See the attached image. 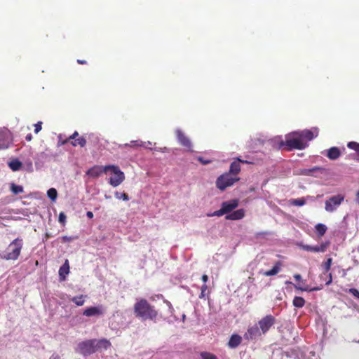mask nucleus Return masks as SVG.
Masks as SVG:
<instances>
[{
    "mask_svg": "<svg viewBox=\"0 0 359 359\" xmlns=\"http://www.w3.org/2000/svg\"><path fill=\"white\" fill-rule=\"evenodd\" d=\"M72 240V238L71 237H68L66 236L62 237V243L70 242Z\"/></svg>",
    "mask_w": 359,
    "mask_h": 359,
    "instance_id": "45",
    "label": "nucleus"
},
{
    "mask_svg": "<svg viewBox=\"0 0 359 359\" xmlns=\"http://www.w3.org/2000/svg\"><path fill=\"white\" fill-rule=\"evenodd\" d=\"M72 300L77 306H82L84 303V296L80 295L79 297H74Z\"/></svg>",
    "mask_w": 359,
    "mask_h": 359,
    "instance_id": "32",
    "label": "nucleus"
},
{
    "mask_svg": "<svg viewBox=\"0 0 359 359\" xmlns=\"http://www.w3.org/2000/svg\"><path fill=\"white\" fill-rule=\"evenodd\" d=\"M294 279L295 283H292L291 282H290L289 283L293 285L296 290H300L302 292L308 290L306 281L302 279V277L300 274L294 275Z\"/></svg>",
    "mask_w": 359,
    "mask_h": 359,
    "instance_id": "13",
    "label": "nucleus"
},
{
    "mask_svg": "<svg viewBox=\"0 0 359 359\" xmlns=\"http://www.w3.org/2000/svg\"><path fill=\"white\" fill-rule=\"evenodd\" d=\"M115 197L117 198V199H123V201H128L129 200V197H128V195L126 193H119V192H116L115 193Z\"/></svg>",
    "mask_w": 359,
    "mask_h": 359,
    "instance_id": "34",
    "label": "nucleus"
},
{
    "mask_svg": "<svg viewBox=\"0 0 359 359\" xmlns=\"http://www.w3.org/2000/svg\"><path fill=\"white\" fill-rule=\"evenodd\" d=\"M240 163H248V161L241 160V158H238L236 161H233L231 163L229 170L227 172L228 173H231L233 176H237L238 174L241 171V165Z\"/></svg>",
    "mask_w": 359,
    "mask_h": 359,
    "instance_id": "15",
    "label": "nucleus"
},
{
    "mask_svg": "<svg viewBox=\"0 0 359 359\" xmlns=\"http://www.w3.org/2000/svg\"><path fill=\"white\" fill-rule=\"evenodd\" d=\"M66 219H67V217H66L65 214L63 212H61L59 214V217H58V221L60 222V223L65 224L66 222Z\"/></svg>",
    "mask_w": 359,
    "mask_h": 359,
    "instance_id": "39",
    "label": "nucleus"
},
{
    "mask_svg": "<svg viewBox=\"0 0 359 359\" xmlns=\"http://www.w3.org/2000/svg\"><path fill=\"white\" fill-rule=\"evenodd\" d=\"M201 356L203 359H217L216 355L208 352H201Z\"/></svg>",
    "mask_w": 359,
    "mask_h": 359,
    "instance_id": "33",
    "label": "nucleus"
},
{
    "mask_svg": "<svg viewBox=\"0 0 359 359\" xmlns=\"http://www.w3.org/2000/svg\"><path fill=\"white\" fill-rule=\"evenodd\" d=\"M274 323L275 318L271 315L266 316L258 322L262 334L266 333Z\"/></svg>",
    "mask_w": 359,
    "mask_h": 359,
    "instance_id": "8",
    "label": "nucleus"
},
{
    "mask_svg": "<svg viewBox=\"0 0 359 359\" xmlns=\"http://www.w3.org/2000/svg\"><path fill=\"white\" fill-rule=\"evenodd\" d=\"M126 147H143L144 143L142 142L135 140L131 141L130 143H126L124 145Z\"/></svg>",
    "mask_w": 359,
    "mask_h": 359,
    "instance_id": "31",
    "label": "nucleus"
},
{
    "mask_svg": "<svg viewBox=\"0 0 359 359\" xmlns=\"http://www.w3.org/2000/svg\"><path fill=\"white\" fill-rule=\"evenodd\" d=\"M109 170L111 171L114 175L109 180V184L112 187H116L124 181L125 175L117 165H109Z\"/></svg>",
    "mask_w": 359,
    "mask_h": 359,
    "instance_id": "6",
    "label": "nucleus"
},
{
    "mask_svg": "<svg viewBox=\"0 0 359 359\" xmlns=\"http://www.w3.org/2000/svg\"><path fill=\"white\" fill-rule=\"evenodd\" d=\"M105 198H111V196H108L105 195Z\"/></svg>",
    "mask_w": 359,
    "mask_h": 359,
    "instance_id": "55",
    "label": "nucleus"
},
{
    "mask_svg": "<svg viewBox=\"0 0 359 359\" xmlns=\"http://www.w3.org/2000/svg\"><path fill=\"white\" fill-rule=\"evenodd\" d=\"M86 216L89 218V219H92L93 217V213L91 212V211H88L86 212Z\"/></svg>",
    "mask_w": 359,
    "mask_h": 359,
    "instance_id": "47",
    "label": "nucleus"
},
{
    "mask_svg": "<svg viewBox=\"0 0 359 359\" xmlns=\"http://www.w3.org/2000/svg\"><path fill=\"white\" fill-rule=\"evenodd\" d=\"M313 290H314V289H312V290H310L309 292H312Z\"/></svg>",
    "mask_w": 359,
    "mask_h": 359,
    "instance_id": "56",
    "label": "nucleus"
},
{
    "mask_svg": "<svg viewBox=\"0 0 359 359\" xmlns=\"http://www.w3.org/2000/svg\"><path fill=\"white\" fill-rule=\"evenodd\" d=\"M245 211L243 209H239L226 215L225 218L229 220H238L243 218Z\"/></svg>",
    "mask_w": 359,
    "mask_h": 359,
    "instance_id": "21",
    "label": "nucleus"
},
{
    "mask_svg": "<svg viewBox=\"0 0 359 359\" xmlns=\"http://www.w3.org/2000/svg\"><path fill=\"white\" fill-rule=\"evenodd\" d=\"M321 169L319 167H314L311 169H304L302 171V173L306 175H311L313 171L318 170Z\"/></svg>",
    "mask_w": 359,
    "mask_h": 359,
    "instance_id": "36",
    "label": "nucleus"
},
{
    "mask_svg": "<svg viewBox=\"0 0 359 359\" xmlns=\"http://www.w3.org/2000/svg\"><path fill=\"white\" fill-rule=\"evenodd\" d=\"M224 210L226 214L231 212L233 210L236 208L238 206V200L233 199L229 201H224L222 203L221 205Z\"/></svg>",
    "mask_w": 359,
    "mask_h": 359,
    "instance_id": "17",
    "label": "nucleus"
},
{
    "mask_svg": "<svg viewBox=\"0 0 359 359\" xmlns=\"http://www.w3.org/2000/svg\"><path fill=\"white\" fill-rule=\"evenodd\" d=\"M315 229L316 231L318 236L319 237H322L326 233L327 228L325 224L319 223L315 226Z\"/></svg>",
    "mask_w": 359,
    "mask_h": 359,
    "instance_id": "24",
    "label": "nucleus"
},
{
    "mask_svg": "<svg viewBox=\"0 0 359 359\" xmlns=\"http://www.w3.org/2000/svg\"><path fill=\"white\" fill-rule=\"evenodd\" d=\"M77 62L80 65H86L87 63L84 60H77Z\"/></svg>",
    "mask_w": 359,
    "mask_h": 359,
    "instance_id": "49",
    "label": "nucleus"
},
{
    "mask_svg": "<svg viewBox=\"0 0 359 359\" xmlns=\"http://www.w3.org/2000/svg\"><path fill=\"white\" fill-rule=\"evenodd\" d=\"M79 137V133L75 131L72 135L69 137V140H75Z\"/></svg>",
    "mask_w": 359,
    "mask_h": 359,
    "instance_id": "44",
    "label": "nucleus"
},
{
    "mask_svg": "<svg viewBox=\"0 0 359 359\" xmlns=\"http://www.w3.org/2000/svg\"><path fill=\"white\" fill-rule=\"evenodd\" d=\"M358 342L359 343V339H358Z\"/></svg>",
    "mask_w": 359,
    "mask_h": 359,
    "instance_id": "57",
    "label": "nucleus"
},
{
    "mask_svg": "<svg viewBox=\"0 0 359 359\" xmlns=\"http://www.w3.org/2000/svg\"><path fill=\"white\" fill-rule=\"evenodd\" d=\"M241 341V337L238 335H233L230 338V340L229 341V346L231 348H236L237 347Z\"/></svg>",
    "mask_w": 359,
    "mask_h": 359,
    "instance_id": "23",
    "label": "nucleus"
},
{
    "mask_svg": "<svg viewBox=\"0 0 359 359\" xmlns=\"http://www.w3.org/2000/svg\"><path fill=\"white\" fill-rule=\"evenodd\" d=\"M238 176H233L231 173L225 172L221 175L216 180V187L221 191H224L227 187L233 186L239 181Z\"/></svg>",
    "mask_w": 359,
    "mask_h": 359,
    "instance_id": "5",
    "label": "nucleus"
},
{
    "mask_svg": "<svg viewBox=\"0 0 359 359\" xmlns=\"http://www.w3.org/2000/svg\"><path fill=\"white\" fill-rule=\"evenodd\" d=\"M301 140L304 142V140L311 141L314 137H317L318 135V129L317 128H314L312 130H304L302 131L298 132Z\"/></svg>",
    "mask_w": 359,
    "mask_h": 359,
    "instance_id": "12",
    "label": "nucleus"
},
{
    "mask_svg": "<svg viewBox=\"0 0 359 359\" xmlns=\"http://www.w3.org/2000/svg\"><path fill=\"white\" fill-rule=\"evenodd\" d=\"M41 125H42V122L41 121H39L38 123H36V124H34V133L36 134H37L38 133H39L41 130Z\"/></svg>",
    "mask_w": 359,
    "mask_h": 359,
    "instance_id": "41",
    "label": "nucleus"
},
{
    "mask_svg": "<svg viewBox=\"0 0 359 359\" xmlns=\"http://www.w3.org/2000/svg\"><path fill=\"white\" fill-rule=\"evenodd\" d=\"M58 139H59L58 145H60V146L66 144L69 141V137L67 139L62 140V135H59Z\"/></svg>",
    "mask_w": 359,
    "mask_h": 359,
    "instance_id": "40",
    "label": "nucleus"
},
{
    "mask_svg": "<svg viewBox=\"0 0 359 359\" xmlns=\"http://www.w3.org/2000/svg\"><path fill=\"white\" fill-rule=\"evenodd\" d=\"M69 263L68 259H65V263L59 269V278L60 280H65L67 275L69 273Z\"/></svg>",
    "mask_w": 359,
    "mask_h": 359,
    "instance_id": "19",
    "label": "nucleus"
},
{
    "mask_svg": "<svg viewBox=\"0 0 359 359\" xmlns=\"http://www.w3.org/2000/svg\"><path fill=\"white\" fill-rule=\"evenodd\" d=\"M133 309L135 317L142 321L155 320L158 316V311L154 306L144 299H137L134 304Z\"/></svg>",
    "mask_w": 359,
    "mask_h": 359,
    "instance_id": "2",
    "label": "nucleus"
},
{
    "mask_svg": "<svg viewBox=\"0 0 359 359\" xmlns=\"http://www.w3.org/2000/svg\"><path fill=\"white\" fill-rule=\"evenodd\" d=\"M49 359H60V356L58 354L53 353Z\"/></svg>",
    "mask_w": 359,
    "mask_h": 359,
    "instance_id": "46",
    "label": "nucleus"
},
{
    "mask_svg": "<svg viewBox=\"0 0 359 359\" xmlns=\"http://www.w3.org/2000/svg\"><path fill=\"white\" fill-rule=\"evenodd\" d=\"M22 165V163L18 159L11 161V162L8 163V166L13 171L19 170L21 168Z\"/></svg>",
    "mask_w": 359,
    "mask_h": 359,
    "instance_id": "25",
    "label": "nucleus"
},
{
    "mask_svg": "<svg viewBox=\"0 0 359 359\" xmlns=\"http://www.w3.org/2000/svg\"><path fill=\"white\" fill-rule=\"evenodd\" d=\"M206 294H208V293H203V292H201L200 296H199V298L202 299V298H205Z\"/></svg>",
    "mask_w": 359,
    "mask_h": 359,
    "instance_id": "50",
    "label": "nucleus"
},
{
    "mask_svg": "<svg viewBox=\"0 0 359 359\" xmlns=\"http://www.w3.org/2000/svg\"><path fill=\"white\" fill-rule=\"evenodd\" d=\"M344 200V196L341 194L331 196L325 201V210L330 212H332L337 208L338 206H339Z\"/></svg>",
    "mask_w": 359,
    "mask_h": 359,
    "instance_id": "7",
    "label": "nucleus"
},
{
    "mask_svg": "<svg viewBox=\"0 0 359 359\" xmlns=\"http://www.w3.org/2000/svg\"><path fill=\"white\" fill-rule=\"evenodd\" d=\"M349 149L355 150L356 152L359 150V143L355 142H350L347 144Z\"/></svg>",
    "mask_w": 359,
    "mask_h": 359,
    "instance_id": "35",
    "label": "nucleus"
},
{
    "mask_svg": "<svg viewBox=\"0 0 359 359\" xmlns=\"http://www.w3.org/2000/svg\"><path fill=\"white\" fill-rule=\"evenodd\" d=\"M71 144L74 147L80 146L81 147H83L86 144V140L83 136H81L75 140L72 141Z\"/></svg>",
    "mask_w": 359,
    "mask_h": 359,
    "instance_id": "26",
    "label": "nucleus"
},
{
    "mask_svg": "<svg viewBox=\"0 0 359 359\" xmlns=\"http://www.w3.org/2000/svg\"><path fill=\"white\" fill-rule=\"evenodd\" d=\"M22 245V239L15 238L8 246L2 257L6 260H16L20 255Z\"/></svg>",
    "mask_w": 359,
    "mask_h": 359,
    "instance_id": "4",
    "label": "nucleus"
},
{
    "mask_svg": "<svg viewBox=\"0 0 359 359\" xmlns=\"http://www.w3.org/2000/svg\"><path fill=\"white\" fill-rule=\"evenodd\" d=\"M300 248L304 250L313 252H324L327 247V243H322L320 245L311 246L309 245L300 244Z\"/></svg>",
    "mask_w": 359,
    "mask_h": 359,
    "instance_id": "16",
    "label": "nucleus"
},
{
    "mask_svg": "<svg viewBox=\"0 0 359 359\" xmlns=\"http://www.w3.org/2000/svg\"><path fill=\"white\" fill-rule=\"evenodd\" d=\"M11 191L14 194H19L24 191L23 187L20 185H17L15 183H11L10 185Z\"/></svg>",
    "mask_w": 359,
    "mask_h": 359,
    "instance_id": "27",
    "label": "nucleus"
},
{
    "mask_svg": "<svg viewBox=\"0 0 359 359\" xmlns=\"http://www.w3.org/2000/svg\"><path fill=\"white\" fill-rule=\"evenodd\" d=\"M10 144V135L8 132L0 130V149H6Z\"/></svg>",
    "mask_w": 359,
    "mask_h": 359,
    "instance_id": "18",
    "label": "nucleus"
},
{
    "mask_svg": "<svg viewBox=\"0 0 359 359\" xmlns=\"http://www.w3.org/2000/svg\"><path fill=\"white\" fill-rule=\"evenodd\" d=\"M332 261V258H328L324 264V268L327 271H329L330 269Z\"/></svg>",
    "mask_w": 359,
    "mask_h": 359,
    "instance_id": "42",
    "label": "nucleus"
},
{
    "mask_svg": "<svg viewBox=\"0 0 359 359\" xmlns=\"http://www.w3.org/2000/svg\"><path fill=\"white\" fill-rule=\"evenodd\" d=\"M305 303L304 299L300 297H295L293 299V305L297 308H302Z\"/></svg>",
    "mask_w": 359,
    "mask_h": 359,
    "instance_id": "28",
    "label": "nucleus"
},
{
    "mask_svg": "<svg viewBox=\"0 0 359 359\" xmlns=\"http://www.w3.org/2000/svg\"><path fill=\"white\" fill-rule=\"evenodd\" d=\"M198 161H200L203 165H207L210 163L212 161L210 160H205L203 157H198Z\"/></svg>",
    "mask_w": 359,
    "mask_h": 359,
    "instance_id": "43",
    "label": "nucleus"
},
{
    "mask_svg": "<svg viewBox=\"0 0 359 359\" xmlns=\"http://www.w3.org/2000/svg\"><path fill=\"white\" fill-rule=\"evenodd\" d=\"M175 133L179 143L185 147L187 151L192 152V144L189 138L181 130H177Z\"/></svg>",
    "mask_w": 359,
    "mask_h": 359,
    "instance_id": "9",
    "label": "nucleus"
},
{
    "mask_svg": "<svg viewBox=\"0 0 359 359\" xmlns=\"http://www.w3.org/2000/svg\"><path fill=\"white\" fill-rule=\"evenodd\" d=\"M281 263L277 262L271 270H268L263 273L266 276H271L276 275L280 271Z\"/></svg>",
    "mask_w": 359,
    "mask_h": 359,
    "instance_id": "22",
    "label": "nucleus"
},
{
    "mask_svg": "<svg viewBox=\"0 0 359 359\" xmlns=\"http://www.w3.org/2000/svg\"><path fill=\"white\" fill-rule=\"evenodd\" d=\"M25 139L27 141H31L32 140V135L31 133H29L26 135Z\"/></svg>",
    "mask_w": 359,
    "mask_h": 359,
    "instance_id": "48",
    "label": "nucleus"
},
{
    "mask_svg": "<svg viewBox=\"0 0 359 359\" xmlns=\"http://www.w3.org/2000/svg\"><path fill=\"white\" fill-rule=\"evenodd\" d=\"M352 294L355 299H359V293H352Z\"/></svg>",
    "mask_w": 359,
    "mask_h": 359,
    "instance_id": "51",
    "label": "nucleus"
},
{
    "mask_svg": "<svg viewBox=\"0 0 359 359\" xmlns=\"http://www.w3.org/2000/svg\"><path fill=\"white\" fill-rule=\"evenodd\" d=\"M307 146V143L301 140L298 132H293L287 135L285 140L280 142V147H285L287 151L304 149Z\"/></svg>",
    "mask_w": 359,
    "mask_h": 359,
    "instance_id": "3",
    "label": "nucleus"
},
{
    "mask_svg": "<svg viewBox=\"0 0 359 359\" xmlns=\"http://www.w3.org/2000/svg\"><path fill=\"white\" fill-rule=\"evenodd\" d=\"M290 203L295 206H302L306 203V201L304 198H299L291 200Z\"/></svg>",
    "mask_w": 359,
    "mask_h": 359,
    "instance_id": "29",
    "label": "nucleus"
},
{
    "mask_svg": "<svg viewBox=\"0 0 359 359\" xmlns=\"http://www.w3.org/2000/svg\"><path fill=\"white\" fill-rule=\"evenodd\" d=\"M47 195L50 200L55 201L57 196V190L54 188H50L48 190Z\"/></svg>",
    "mask_w": 359,
    "mask_h": 359,
    "instance_id": "30",
    "label": "nucleus"
},
{
    "mask_svg": "<svg viewBox=\"0 0 359 359\" xmlns=\"http://www.w3.org/2000/svg\"><path fill=\"white\" fill-rule=\"evenodd\" d=\"M105 310L102 306L88 307L84 310L83 314L87 317L99 316L104 313Z\"/></svg>",
    "mask_w": 359,
    "mask_h": 359,
    "instance_id": "11",
    "label": "nucleus"
},
{
    "mask_svg": "<svg viewBox=\"0 0 359 359\" xmlns=\"http://www.w3.org/2000/svg\"><path fill=\"white\" fill-rule=\"evenodd\" d=\"M348 292H358L356 289H354V288H351L349 289V291Z\"/></svg>",
    "mask_w": 359,
    "mask_h": 359,
    "instance_id": "52",
    "label": "nucleus"
},
{
    "mask_svg": "<svg viewBox=\"0 0 359 359\" xmlns=\"http://www.w3.org/2000/svg\"><path fill=\"white\" fill-rule=\"evenodd\" d=\"M341 154V152L338 147H332L326 151L325 156L330 160H336Z\"/></svg>",
    "mask_w": 359,
    "mask_h": 359,
    "instance_id": "20",
    "label": "nucleus"
},
{
    "mask_svg": "<svg viewBox=\"0 0 359 359\" xmlns=\"http://www.w3.org/2000/svg\"><path fill=\"white\" fill-rule=\"evenodd\" d=\"M109 165L105 166H101V165H95L88 170L86 172V175H89L92 177H98L100 176L103 172H107L109 171Z\"/></svg>",
    "mask_w": 359,
    "mask_h": 359,
    "instance_id": "10",
    "label": "nucleus"
},
{
    "mask_svg": "<svg viewBox=\"0 0 359 359\" xmlns=\"http://www.w3.org/2000/svg\"><path fill=\"white\" fill-rule=\"evenodd\" d=\"M357 198H359V191L356 194Z\"/></svg>",
    "mask_w": 359,
    "mask_h": 359,
    "instance_id": "54",
    "label": "nucleus"
},
{
    "mask_svg": "<svg viewBox=\"0 0 359 359\" xmlns=\"http://www.w3.org/2000/svg\"><path fill=\"white\" fill-rule=\"evenodd\" d=\"M208 280V276L207 275H203L202 276V280L203 282V285L201 287V292H205L208 290V286L205 285V283Z\"/></svg>",
    "mask_w": 359,
    "mask_h": 359,
    "instance_id": "38",
    "label": "nucleus"
},
{
    "mask_svg": "<svg viewBox=\"0 0 359 359\" xmlns=\"http://www.w3.org/2000/svg\"><path fill=\"white\" fill-rule=\"evenodd\" d=\"M167 304H168V306H169L170 309H172L171 304H170V302H168Z\"/></svg>",
    "mask_w": 359,
    "mask_h": 359,
    "instance_id": "53",
    "label": "nucleus"
},
{
    "mask_svg": "<svg viewBox=\"0 0 359 359\" xmlns=\"http://www.w3.org/2000/svg\"><path fill=\"white\" fill-rule=\"evenodd\" d=\"M262 332L257 325H255L248 328L245 337L248 339H255L262 335Z\"/></svg>",
    "mask_w": 359,
    "mask_h": 359,
    "instance_id": "14",
    "label": "nucleus"
},
{
    "mask_svg": "<svg viewBox=\"0 0 359 359\" xmlns=\"http://www.w3.org/2000/svg\"><path fill=\"white\" fill-rule=\"evenodd\" d=\"M224 215H226L224 210H223L222 207L221 206V208L217 211H215L213 213L208 215V216L213 217H221Z\"/></svg>",
    "mask_w": 359,
    "mask_h": 359,
    "instance_id": "37",
    "label": "nucleus"
},
{
    "mask_svg": "<svg viewBox=\"0 0 359 359\" xmlns=\"http://www.w3.org/2000/svg\"><path fill=\"white\" fill-rule=\"evenodd\" d=\"M110 343L107 339H88L79 342L75 348V351L84 357H87L93 354L101 348L107 349Z\"/></svg>",
    "mask_w": 359,
    "mask_h": 359,
    "instance_id": "1",
    "label": "nucleus"
}]
</instances>
